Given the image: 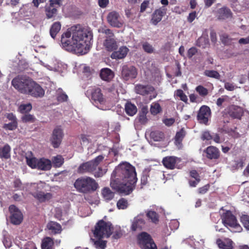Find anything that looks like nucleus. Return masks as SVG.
Wrapping results in <instances>:
<instances>
[{
	"mask_svg": "<svg viewBox=\"0 0 249 249\" xmlns=\"http://www.w3.org/2000/svg\"><path fill=\"white\" fill-rule=\"evenodd\" d=\"M196 90L202 97L206 96L208 93V89L201 85L197 86L196 88Z\"/></svg>",
	"mask_w": 249,
	"mask_h": 249,
	"instance_id": "nucleus-50",
	"label": "nucleus"
},
{
	"mask_svg": "<svg viewBox=\"0 0 249 249\" xmlns=\"http://www.w3.org/2000/svg\"><path fill=\"white\" fill-rule=\"evenodd\" d=\"M44 11L47 18H52L57 14V7H53V6L46 4L44 7Z\"/></svg>",
	"mask_w": 249,
	"mask_h": 249,
	"instance_id": "nucleus-24",
	"label": "nucleus"
},
{
	"mask_svg": "<svg viewBox=\"0 0 249 249\" xmlns=\"http://www.w3.org/2000/svg\"><path fill=\"white\" fill-rule=\"evenodd\" d=\"M167 8L165 6H161L156 9L152 14L151 22L152 24L156 25L160 22L163 16L166 14Z\"/></svg>",
	"mask_w": 249,
	"mask_h": 249,
	"instance_id": "nucleus-15",
	"label": "nucleus"
},
{
	"mask_svg": "<svg viewBox=\"0 0 249 249\" xmlns=\"http://www.w3.org/2000/svg\"><path fill=\"white\" fill-rule=\"evenodd\" d=\"M63 137V132L60 126H56L53 130L50 141L54 148L59 146Z\"/></svg>",
	"mask_w": 249,
	"mask_h": 249,
	"instance_id": "nucleus-11",
	"label": "nucleus"
},
{
	"mask_svg": "<svg viewBox=\"0 0 249 249\" xmlns=\"http://www.w3.org/2000/svg\"><path fill=\"white\" fill-rule=\"evenodd\" d=\"M185 135V131L183 128H181L179 131L177 132L175 138V143L178 146L181 144L183 139Z\"/></svg>",
	"mask_w": 249,
	"mask_h": 249,
	"instance_id": "nucleus-38",
	"label": "nucleus"
},
{
	"mask_svg": "<svg viewBox=\"0 0 249 249\" xmlns=\"http://www.w3.org/2000/svg\"><path fill=\"white\" fill-rule=\"evenodd\" d=\"M232 242L230 239L223 241L218 239L216 240V244L218 247L222 249H232Z\"/></svg>",
	"mask_w": 249,
	"mask_h": 249,
	"instance_id": "nucleus-31",
	"label": "nucleus"
},
{
	"mask_svg": "<svg viewBox=\"0 0 249 249\" xmlns=\"http://www.w3.org/2000/svg\"><path fill=\"white\" fill-rule=\"evenodd\" d=\"M179 159L174 156L166 157L163 159L162 163L163 165L167 168L169 169H173L175 167V164L178 160Z\"/></svg>",
	"mask_w": 249,
	"mask_h": 249,
	"instance_id": "nucleus-20",
	"label": "nucleus"
},
{
	"mask_svg": "<svg viewBox=\"0 0 249 249\" xmlns=\"http://www.w3.org/2000/svg\"><path fill=\"white\" fill-rule=\"evenodd\" d=\"M137 241L141 249H158L151 236L145 231H142L137 235Z\"/></svg>",
	"mask_w": 249,
	"mask_h": 249,
	"instance_id": "nucleus-7",
	"label": "nucleus"
},
{
	"mask_svg": "<svg viewBox=\"0 0 249 249\" xmlns=\"http://www.w3.org/2000/svg\"><path fill=\"white\" fill-rule=\"evenodd\" d=\"M142 48L145 52L148 53H152L154 50L153 46L147 42H145L142 44Z\"/></svg>",
	"mask_w": 249,
	"mask_h": 249,
	"instance_id": "nucleus-54",
	"label": "nucleus"
},
{
	"mask_svg": "<svg viewBox=\"0 0 249 249\" xmlns=\"http://www.w3.org/2000/svg\"><path fill=\"white\" fill-rule=\"evenodd\" d=\"M22 121L24 123H28V122H33L34 121V117L33 115L29 114H26L24 115L22 118Z\"/></svg>",
	"mask_w": 249,
	"mask_h": 249,
	"instance_id": "nucleus-56",
	"label": "nucleus"
},
{
	"mask_svg": "<svg viewBox=\"0 0 249 249\" xmlns=\"http://www.w3.org/2000/svg\"><path fill=\"white\" fill-rule=\"evenodd\" d=\"M186 243H188L191 247L196 249H199L200 246L204 243L203 240H200V242L198 241H195L193 237H190L186 240Z\"/></svg>",
	"mask_w": 249,
	"mask_h": 249,
	"instance_id": "nucleus-39",
	"label": "nucleus"
},
{
	"mask_svg": "<svg viewBox=\"0 0 249 249\" xmlns=\"http://www.w3.org/2000/svg\"><path fill=\"white\" fill-rule=\"evenodd\" d=\"M32 195L40 202L49 200L52 197V195L50 193H45L43 192L34 193L32 194Z\"/></svg>",
	"mask_w": 249,
	"mask_h": 249,
	"instance_id": "nucleus-29",
	"label": "nucleus"
},
{
	"mask_svg": "<svg viewBox=\"0 0 249 249\" xmlns=\"http://www.w3.org/2000/svg\"><path fill=\"white\" fill-rule=\"evenodd\" d=\"M27 165L32 169H37L38 159L36 158H26Z\"/></svg>",
	"mask_w": 249,
	"mask_h": 249,
	"instance_id": "nucleus-46",
	"label": "nucleus"
},
{
	"mask_svg": "<svg viewBox=\"0 0 249 249\" xmlns=\"http://www.w3.org/2000/svg\"><path fill=\"white\" fill-rule=\"evenodd\" d=\"M90 93L92 104L100 109L107 110L106 99L102 93L101 89L99 88H94L90 89Z\"/></svg>",
	"mask_w": 249,
	"mask_h": 249,
	"instance_id": "nucleus-6",
	"label": "nucleus"
},
{
	"mask_svg": "<svg viewBox=\"0 0 249 249\" xmlns=\"http://www.w3.org/2000/svg\"><path fill=\"white\" fill-rule=\"evenodd\" d=\"M204 74L208 77L214 78L217 79H219L220 77L219 73L217 71L214 70H205Z\"/></svg>",
	"mask_w": 249,
	"mask_h": 249,
	"instance_id": "nucleus-47",
	"label": "nucleus"
},
{
	"mask_svg": "<svg viewBox=\"0 0 249 249\" xmlns=\"http://www.w3.org/2000/svg\"><path fill=\"white\" fill-rule=\"evenodd\" d=\"M179 225V222L176 219L172 220L169 223V227L172 230H177L178 228Z\"/></svg>",
	"mask_w": 249,
	"mask_h": 249,
	"instance_id": "nucleus-58",
	"label": "nucleus"
},
{
	"mask_svg": "<svg viewBox=\"0 0 249 249\" xmlns=\"http://www.w3.org/2000/svg\"><path fill=\"white\" fill-rule=\"evenodd\" d=\"M128 205L127 200L124 198L120 199L117 203V207L118 209H125L127 208Z\"/></svg>",
	"mask_w": 249,
	"mask_h": 249,
	"instance_id": "nucleus-49",
	"label": "nucleus"
},
{
	"mask_svg": "<svg viewBox=\"0 0 249 249\" xmlns=\"http://www.w3.org/2000/svg\"><path fill=\"white\" fill-rule=\"evenodd\" d=\"M32 107L31 104L21 105L19 107V109L21 113H25L29 112L32 109Z\"/></svg>",
	"mask_w": 249,
	"mask_h": 249,
	"instance_id": "nucleus-52",
	"label": "nucleus"
},
{
	"mask_svg": "<svg viewBox=\"0 0 249 249\" xmlns=\"http://www.w3.org/2000/svg\"><path fill=\"white\" fill-rule=\"evenodd\" d=\"M52 161L53 166L55 167H59L63 164L64 162V159L61 156L57 155L53 158Z\"/></svg>",
	"mask_w": 249,
	"mask_h": 249,
	"instance_id": "nucleus-43",
	"label": "nucleus"
},
{
	"mask_svg": "<svg viewBox=\"0 0 249 249\" xmlns=\"http://www.w3.org/2000/svg\"><path fill=\"white\" fill-rule=\"evenodd\" d=\"M74 186L79 192L85 194L96 190L98 184L94 179L89 177H83L75 180Z\"/></svg>",
	"mask_w": 249,
	"mask_h": 249,
	"instance_id": "nucleus-4",
	"label": "nucleus"
},
{
	"mask_svg": "<svg viewBox=\"0 0 249 249\" xmlns=\"http://www.w3.org/2000/svg\"><path fill=\"white\" fill-rule=\"evenodd\" d=\"M210 115V107L206 106H202L198 112L197 119L200 123L207 124Z\"/></svg>",
	"mask_w": 249,
	"mask_h": 249,
	"instance_id": "nucleus-14",
	"label": "nucleus"
},
{
	"mask_svg": "<svg viewBox=\"0 0 249 249\" xmlns=\"http://www.w3.org/2000/svg\"><path fill=\"white\" fill-rule=\"evenodd\" d=\"M125 111L127 115L132 116L137 113V108L134 104L127 102L125 105Z\"/></svg>",
	"mask_w": 249,
	"mask_h": 249,
	"instance_id": "nucleus-32",
	"label": "nucleus"
},
{
	"mask_svg": "<svg viewBox=\"0 0 249 249\" xmlns=\"http://www.w3.org/2000/svg\"><path fill=\"white\" fill-rule=\"evenodd\" d=\"M107 171V169H102L101 167H99L98 171L94 173V177L96 178L101 177L106 173Z\"/></svg>",
	"mask_w": 249,
	"mask_h": 249,
	"instance_id": "nucleus-57",
	"label": "nucleus"
},
{
	"mask_svg": "<svg viewBox=\"0 0 249 249\" xmlns=\"http://www.w3.org/2000/svg\"><path fill=\"white\" fill-rule=\"evenodd\" d=\"M18 126L17 121L11 122L8 124H4L3 128L5 129L9 130H13L17 128Z\"/></svg>",
	"mask_w": 249,
	"mask_h": 249,
	"instance_id": "nucleus-53",
	"label": "nucleus"
},
{
	"mask_svg": "<svg viewBox=\"0 0 249 249\" xmlns=\"http://www.w3.org/2000/svg\"><path fill=\"white\" fill-rule=\"evenodd\" d=\"M212 134H211L209 131H205L203 132L201 135V139L204 141H209L212 140Z\"/></svg>",
	"mask_w": 249,
	"mask_h": 249,
	"instance_id": "nucleus-60",
	"label": "nucleus"
},
{
	"mask_svg": "<svg viewBox=\"0 0 249 249\" xmlns=\"http://www.w3.org/2000/svg\"><path fill=\"white\" fill-rule=\"evenodd\" d=\"M94 247L97 249H105L107 246V241L102 240V238H97V240L90 238Z\"/></svg>",
	"mask_w": 249,
	"mask_h": 249,
	"instance_id": "nucleus-35",
	"label": "nucleus"
},
{
	"mask_svg": "<svg viewBox=\"0 0 249 249\" xmlns=\"http://www.w3.org/2000/svg\"><path fill=\"white\" fill-rule=\"evenodd\" d=\"M231 15L232 13L231 10L226 7H223L217 10V16L219 19L228 18H231Z\"/></svg>",
	"mask_w": 249,
	"mask_h": 249,
	"instance_id": "nucleus-25",
	"label": "nucleus"
},
{
	"mask_svg": "<svg viewBox=\"0 0 249 249\" xmlns=\"http://www.w3.org/2000/svg\"><path fill=\"white\" fill-rule=\"evenodd\" d=\"M207 158L210 160H216L219 157V151L215 147L210 146L204 150Z\"/></svg>",
	"mask_w": 249,
	"mask_h": 249,
	"instance_id": "nucleus-19",
	"label": "nucleus"
},
{
	"mask_svg": "<svg viewBox=\"0 0 249 249\" xmlns=\"http://www.w3.org/2000/svg\"><path fill=\"white\" fill-rule=\"evenodd\" d=\"M197 52V50L196 47H193L190 48L187 52V56L189 58H191Z\"/></svg>",
	"mask_w": 249,
	"mask_h": 249,
	"instance_id": "nucleus-59",
	"label": "nucleus"
},
{
	"mask_svg": "<svg viewBox=\"0 0 249 249\" xmlns=\"http://www.w3.org/2000/svg\"><path fill=\"white\" fill-rule=\"evenodd\" d=\"M129 49L125 46L121 47L119 50L113 52L111 55V57L112 59H120L124 58L128 52Z\"/></svg>",
	"mask_w": 249,
	"mask_h": 249,
	"instance_id": "nucleus-21",
	"label": "nucleus"
},
{
	"mask_svg": "<svg viewBox=\"0 0 249 249\" xmlns=\"http://www.w3.org/2000/svg\"><path fill=\"white\" fill-rule=\"evenodd\" d=\"M92 37V33L89 28L76 24L68 28L61 35V46L68 52L84 54L90 49Z\"/></svg>",
	"mask_w": 249,
	"mask_h": 249,
	"instance_id": "nucleus-1",
	"label": "nucleus"
},
{
	"mask_svg": "<svg viewBox=\"0 0 249 249\" xmlns=\"http://www.w3.org/2000/svg\"><path fill=\"white\" fill-rule=\"evenodd\" d=\"M56 92V97L58 102H63L67 100L68 97L61 89H58Z\"/></svg>",
	"mask_w": 249,
	"mask_h": 249,
	"instance_id": "nucleus-41",
	"label": "nucleus"
},
{
	"mask_svg": "<svg viewBox=\"0 0 249 249\" xmlns=\"http://www.w3.org/2000/svg\"><path fill=\"white\" fill-rule=\"evenodd\" d=\"M175 95L179 97L180 99L183 102H186L188 100L187 96L181 89L177 90L175 92Z\"/></svg>",
	"mask_w": 249,
	"mask_h": 249,
	"instance_id": "nucleus-55",
	"label": "nucleus"
},
{
	"mask_svg": "<svg viewBox=\"0 0 249 249\" xmlns=\"http://www.w3.org/2000/svg\"><path fill=\"white\" fill-rule=\"evenodd\" d=\"M135 90L136 93L144 96L153 93L154 88L149 85H143L138 84L135 86Z\"/></svg>",
	"mask_w": 249,
	"mask_h": 249,
	"instance_id": "nucleus-16",
	"label": "nucleus"
},
{
	"mask_svg": "<svg viewBox=\"0 0 249 249\" xmlns=\"http://www.w3.org/2000/svg\"><path fill=\"white\" fill-rule=\"evenodd\" d=\"M9 211L11 213L10 220L14 225H19L23 220V215L21 212L15 205H11L9 207Z\"/></svg>",
	"mask_w": 249,
	"mask_h": 249,
	"instance_id": "nucleus-10",
	"label": "nucleus"
},
{
	"mask_svg": "<svg viewBox=\"0 0 249 249\" xmlns=\"http://www.w3.org/2000/svg\"><path fill=\"white\" fill-rule=\"evenodd\" d=\"M146 215L152 222L156 223L159 221L158 214L155 212L149 211L147 212Z\"/></svg>",
	"mask_w": 249,
	"mask_h": 249,
	"instance_id": "nucleus-42",
	"label": "nucleus"
},
{
	"mask_svg": "<svg viewBox=\"0 0 249 249\" xmlns=\"http://www.w3.org/2000/svg\"><path fill=\"white\" fill-rule=\"evenodd\" d=\"M221 218L222 223L226 227L233 228L235 232H240L242 228L237 223L236 217L230 211H226L221 214Z\"/></svg>",
	"mask_w": 249,
	"mask_h": 249,
	"instance_id": "nucleus-8",
	"label": "nucleus"
},
{
	"mask_svg": "<svg viewBox=\"0 0 249 249\" xmlns=\"http://www.w3.org/2000/svg\"><path fill=\"white\" fill-rule=\"evenodd\" d=\"M209 188H210V185L209 184H207L204 185V186L199 188L198 189L199 194H205L208 191Z\"/></svg>",
	"mask_w": 249,
	"mask_h": 249,
	"instance_id": "nucleus-64",
	"label": "nucleus"
},
{
	"mask_svg": "<svg viewBox=\"0 0 249 249\" xmlns=\"http://www.w3.org/2000/svg\"><path fill=\"white\" fill-rule=\"evenodd\" d=\"M227 112L233 118L240 119L243 114V110L238 106L231 105L228 107Z\"/></svg>",
	"mask_w": 249,
	"mask_h": 249,
	"instance_id": "nucleus-18",
	"label": "nucleus"
},
{
	"mask_svg": "<svg viewBox=\"0 0 249 249\" xmlns=\"http://www.w3.org/2000/svg\"><path fill=\"white\" fill-rule=\"evenodd\" d=\"M240 220L244 227L249 231V216L246 214H243L240 217Z\"/></svg>",
	"mask_w": 249,
	"mask_h": 249,
	"instance_id": "nucleus-51",
	"label": "nucleus"
},
{
	"mask_svg": "<svg viewBox=\"0 0 249 249\" xmlns=\"http://www.w3.org/2000/svg\"><path fill=\"white\" fill-rule=\"evenodd\" d=\"M108 23L112 27L120 28L123 25L119 14L116 11H112L108 13L107 17Z\"/></svg>",
	"mask_w": 249,
	"mask_h": 249,
	"instance_id": "nucleus-13",
	"label": "nucleus"
},
{
	"mask_svg": "<svg viewBox=\"0 0 249 249\" xmlns=\"http://www.w3.org/2000/svg\"><path fill=\"white\" fill-rule=\"evenodd\" d=\"M96 169V165L90 160L81 164L78 168V172L80 174L92 173Z\"/></svg>",
	"mask_w": 249,
	"mask_h": 249,
	"instance_id": "nucleus-17",
	"label": "nucleus"
},
{
	"mask_svg": "<svg viewBox=\"0 0 249 249\" xmlns=\"http://www.w3.org/2000/svg\"><path fill=\"white\" fill-rule=\"evenodd\" d=\"M196 45L202 48H205L209 45V40L205 37H200L197 39Z\"/></svg>",
	"mask_w": 249,
	"mask_h": 249,
	"instance_id": "nucleus-48",
	"label": "nucleus"
},
{
	"mask_svg": "<svg viewBox=\"0 0 249 249\" xmlns=\"http://www.w3.org/2000/svg\"><path fill=\"white\" fill-rule=\"evenodd\" d=\"M100 76L103 80L109 81L113 78L114 74L110 69L103 68L100 71Z\"/></svg>",
	"mask_w": 249,
	"mask_h": 249,
	"instance_id": "nucleus-22",
	"label": "nucleus"
},
{
	"mask_svg": "<svg viewBox=\"0 0 249 249\" xmlns=\"http://www.w3.org/2000/svg\"><path fill=\"white\" fill-rule=\"evenodd\" d=\"M51 161L46 159L42 158L38 159L37 169L41 170H49L51 168Z\"/></svg>",
	"mask_w": 249,
	"mask_h": 249,
	"instance_id": "nucleus-23",
	"label": "nucleus"
},
{
	"mask_svg": "<svg viewBox=\"0 0 249 249\" xmlns=\"http://www.w3.org/2000/svg\"><path fill=\"white\" fill-rule=\"evenodd\" d=\"M104 44L108 51H112L117 48L116 41L113 37H107Z\"/></svg>",
	"mask_w": 249,
	"mask_h": 249,
	"instance_id": "nucleus-26",
	"label": "nucleus"
},
{
	"mask_svg": "<svg viewBox=\"0 0 249 249\" xmlns=\"http://www.w3.org/2000/svg\"><path fill=\"white\" fill-rule=\"evenodd\" d=\"M13 87L20 93L35 97H42L45 91L42 88L32 79L24 75H18L12 81Z\"/></svg>",
	"mask_w": 249,
	"mask_h": 249,
	"instance_id": "nucleus-3",
	"label": "nucleus"
},
{
	"mask_svg": "<svg viewBox=\"0 0 249 249\" xmlns=\"http://www.w3.org/2000/svg\"><path fill=\"white\" fill-rule=\"evenodd\" d=\"M200 178H193L189 180V184L190 187H195L197 184L200 182Z\"/></svg>",
	"mask_w": 249,
	"mask_h": 249,
	"instance_id": "nucleus-63",
	"label": "nucleus"
},
{
	"mask_svg": "<svg viewBox=\"0 0 249 249\" xmlns=\"http://www.w3.org/2000/svg\"><path fill=\"white\" fill-rule=\"evenodd\" d=\"M61 28V24L59 21L55 22L51 25L50 29V35L53 39L55 38L56 35L59 32Z\"/></svg>",
	"mask_w": 249,
	"mask_h": 249,
	"instance_id": "nucleus-27",
	"label": "nucleus"
},
{
	"mask_svg": "<svg viewBox=\"0 0 249 249\" xmlns=\"http://www.w3.org/2000/svg\"><path fill=\"white\" fill-rule=\"evenodd\" d=\"M47 227L54 234L60 233L62 230L61 225L55 222H50L47 224Z\"/></svg>",
	"mask_w": 249,
	"mask_h": 249,
	"instance_id": "nucleus-30",
	"label": "nucleus"
},
{
	"mask_svg": "<svg viewBox=\"0 0 249 249\" xmlns=\"http://www.w3.org/2000/svg\"><path fill=\"white\" fill-rule=\"evenodd\" d=\"M137 181L135 167L127 162L119 164L111 176L110 186L116 191L128 195L135 188Z\"/></svg>",
	"mask_w": 249,
	"mask_h": 249,
	"instance_id": "nucleus-2",
	"label": "nucleus"
},
{
	"mask_svg": "<svg viewBox=\"0 0 249 249\" xmlns=\"http://www.w3.org/2000/svg\"><path fill=\"white\" fill-rule=\"evenodd\" d=\"M150 137L155 142H160L163 140L164 134L159 130H153L150 132Z\"/></svg>",
	"mask_w": 249,
	"mask_h": 249,
	"instance_id": "nucleus-33",
	"label": "nucleus"
},
{
	"mask_svg": "<svg viewBox=\"0 0 249 249\" xmlns=\"http://www.w3.org/2000/svg\"><path fill=\"white\" fill-rule=\"evenodd\" d=\"M151 169L149 168H145L142 172L141 177V184L142 185H145L148 182V178L149 177Z\"/></svg>",
	"mask_w": 249,
	"mask_h": 249,
	"instance_id": "nucleus-40",
	"label": "nucleus"
},
{
	"mask_svg": "<svg viewBox=\"0 0 249 249\" xmlns=\"http://www.w3.org/2000/svg\"><path fill=\"white\" fill-rule=\"evenodd\" d=\"M150 111L152 115H156L162 111V108L158 102H153L150 105Z\"/></svg>",
	"mask_w": 249,
	"mask_h": 249,
	"instance_id": "nucleus-37",
	"label": "nucleus"
},
{
	"mask_svg": "<svg viewBox=\"0 0 249 249\" xmlns=\"http://www.w3.org/2000/svg\"><path fill=\"white\" fill-rule=\"evenodd\" d=\"M13 186L16 190H23L25 184L22 183L19 178H15L13 181Z\"/></svg>",
	"mask_w": 249,
	"mask_h": 249,
	"instance_id": "nucleus-45",
	"label": "nucleus"
},
{
	"mask_svg": "<svg viewBox=\"0 0 249 249\" xmlns=\"http://www.w3.org/2000/svg\"><path fill=\"white\" fill-rule=\"evenodd\" d=\"M53 240L49 237L44 238L41 243L42 249H53Z\"/></svg>",
	"mask_w": 249,
	"mask_h": 249,
	"instance_id": "nucleus-34",
	"label": "nucleus"
},
{
	"mask_svg": "<svg viewBox=\"0 0 249 249\" xmlns=\"http://www.w3.org/2000/svg\"><path fill=\"white\" fill-rule=\"evenodd\" d=\"M112 224L103 220H99L95 226L93 234L97 238H108L112 234Z\"/></svg>",
	"mask_w": 249,
	"mask_h": 249,
	"instance_id": "nucleus-5",
	"label": "nucleus"
},
{
	"mask_svg": "<svg viewBox=\"0 0 249 249\" xmlns=\"http://www.w3.org/2000/svg\"><path fill=\"white\" fill-rule=\"evenodd\" d=\"M3 243L6 248H9L12 246V241L11 239L9 238L7 232L6 231H3Z\"/></svg>",
	"mask_w": 249,
	"mask_h": 249,
	"instance_id": "nucleus-44",
	"label": "nucleus"
},
{
	"mask_svg": "<svg viewBox=\"0 0 249 249\" xmlns=\"http://www.w3.org/2000/svg\"><path fill=\"white\" fill-rule=\"evenodd\" d=\"M145 216L144 213H140L135 216L132 221L131 230L136 231L142 230L145 225Z\"/></svg>",
	"mask_w": 249,
	"mask_h": 249,
	"instance_id": "nucleus-12",
	"label": "nucleus"
},
{
	"mask_svg": "<svg viewBox=\"0 0 249 249\" xmlns=\"http://www.w3.org/2000/svg\"><path fill=\"white\" fill-rule=\"evenodd\" d=\"M102 194L103 198L106 201L111 200L114 196V194L108 187H105L102 189Z\"/></svg>",
	"mask_w": 249,
	"mask_h": 249,
	"instance_id": "nucleus-36",
	"label": "nucleus"
},
{
	"mask_svg": "<svg viewBox=\"0 0 249 249\" xmlns=\"http://www.w3.org/2000/svg\"><path fill=\"white\" fill-rule=\"evenodd\" d=\"M99 32L107 36V37H113L114 34L112 31L109 29H102L99 30Z\"/></svg>",
	"mask_w": 249,
	"mask_h": 249,
	"instance_id": "nucleus-61",
	"label": "nucleus"
},
{
	"mask_svg": "<svg viewBox=\"0 0 249 249\" xmlns=\"http://www.w3.org/2000/svg\"><path fill=\"white\" fill-rule=\"evenodd\" d=\"M212 137V140H213L216 143H220L222 142V140L220 138L219 134L217 133H213Z\"/></svg>",
	"mask_w": 249,
	"mask_h": 249,
	"instance_id": "nucleus-62",
	"label": "nucleus"
},
{
	"mask_svg": "<svg viewBox=\"0 0 249 249\" xmlns=\"http://www.w3.org/2000/svg\"><path fill=\"white\" fill-rule=\"evenodd\" d=\"M11 147L8 144L4 145L0 147V158L1 159H8L10 158Z\"/></svg>",
	"mask_w": 249,
	"mask_h": 249,
	"instance_id": "nucleus-28",
	"label": "nucleus"
},
{
	"mask_svg": "<svg viewBox=\"0 0 249 249\" xmlns=\"http://www.w3.org/2000/svg\"><path fill=\"white\" fill-rule=\"evenodd\" d=\"M138 70L130 64L124 65L121 68V78L125 81L134 79L137 77Z\"/></svg>",
	"mask_w": 249,
	"mask_h": 249,
	"instance_id": "nucleus-9",
	"label": "nucleus"
}]
</instances>
